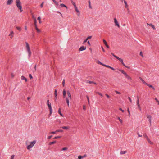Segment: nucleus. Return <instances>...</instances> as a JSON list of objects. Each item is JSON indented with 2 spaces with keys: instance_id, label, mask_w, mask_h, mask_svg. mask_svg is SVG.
<instances>
[{
  "instance_id": "1",
  "label": "nucleus",
  "mask_w": 159,
  "mask_h": 159,
  "mask_svg": "<svg viewBox=\"0 0 159 159\" xmlns=\"http://www.w3.org/2000/svg\"><path fill=\"white\" fill-rule=\"evenodd\" d=\"M16 3L18 8L20 10V12H22L23 11V10L21 6V2H20V0H16Z\"/></svg>"
},
{
  "instance_id": "2",
  "label": "nucleus",
  "mask_w": 159,
  "mask_h": 159,
  "mask_svg": "<svg viewBox=\"0 0 159 159\" xmlns=\"http://www.w3.org/2000/svg\"><path fill=\"white\" fill-rule=\"evenodd\" d=\"M36 141L35 140H34L33 141L31 142L30 143V144L27 146V149L29 150H30L31 148L36 144Z\"/></svg>"
},
{
  "instance_id": "3",
  "label": "nucleus",
  "mask_w": 159,
  "mask_h": 159,
  "mask_svg": "<svg viewBox=\"0 0 159 159\" xmlns=\"http://www.w3.org/2000/svg\"><path fill=\"white\" fill-rule=\"evenodd\" d=\"M25 43L26 51L28 54V57L30 58V57L31 52L29 44L27 42H26Z\"/></svg>"
},
{
  "instance_id": "4",
  "label": "nucleus",
  "mask_w": 159,
  "mask_h": 159,
  "mask_svg": "<svg viewBox=\"0 0 159 159\" xmlns=\"http://www.w3.org/2000/svg\"><path fill=\"white\" fill-rule=\"evenodd\" d=\"M114 23H115V26H117L118 27H120V25L119 24L118 22L117 21V20L116 19V18H115L114 19Z\"/></svg>"
},
{
  "instance_id": "5",
  "label": "nucleus",
  "mask_w": 159,
  "mask_h": 159,
  "mask_svg": "<svg viewBox=\"0 0 159 159\" xmlns=\"http://www.w3.org/2000/svg\"><path fill=\"white\" fill-rule=\"evenodd\" d=\"M136 103H137V105L138 106V107L139 109V110L140 111H141V107H140V105L139 104V99L138 97L137 98V101H136Z\"/></svg>"
},
{
  "instance_id": "6",
  "label": "nucleus",
  "mask_w": 159,
  "mask_h": 159,
  "mask_svg": "<svg viewBox=\"0 0 159 159\" xmlns=\"http://www.w3.org/2000/svg\"><path fill=\"white\" fill-rule=\"evenodd\" d=\"M63 131L61 129H59L55 131H52V132H50L49 133L50 134H55L57 132H63Z\"/></svg>"
},
{
  "instance_id": "7",
  "label": "nucleus",
  "mask_w": 159,
  "mask_h": 159,
  "mask_svg": "<svg viewBox=\"0 0 159 159\" xmlns=\"http://www.w3.org/2000/svg\"><path fill=\"white\" fill-rule=\"evenodd\" d=\"M86 47L85 46H81L79 49V50L80 51H82L86 49Z\"/></svg>"
},
{
  "instance_id": "8",
  "label": "nucleus",
  "mask_w": 159,
  "mask_h": 159,
  "mask_svg": "<svg viewBox=\"0 0 159 159\" xmlns=\"http://www.w3.org/2000/svg\"><path fill=\"white\" fill-rule=\"evenodd\" d=\"M67 94L68 95V97L67 98H68L69 99L71 100V94L70 92L69 91H67Z\"/></svg>"
},
{
  "instance_id": "9",
  "label": "nucleus",
  "mask_w": 159,
  "mask_h": 159,
  "mask_svg": "<svg viewBox=\"0 0 159 159\" xmlns=\"http://www.w3.org/2000/svg\"><path fill=\"white\" fill-rule=\"evenodd\" d=\"M116 58L119 60L121 62L123 65H125V64L123 62V60L122 59L119 57H116Z\"/></svg>"
},
{
  "instance_id": "10",
  "label": "nucleus",
  "mask_w": 159,
  "mask_h": 159,
  "mask_svg": "<svg viewBox=\"0 0 159 159\" xmlns=\"http://www.w3.org/2000/svg\"><path fill=\"white\" fill-rule=\"evenodd\" d=\"M125 76V77L128 80H132V78H131V77L129 76L127 74H126Z\"/></svg>"
},
{
  "instance_id": "11",
  "label": "nucleus",
  "mask_w": 159,
  "mask_h": 159,
  "mask_svg": "<svg viewBox=\"0 0 159 159\" xmlns=\"http://www.w3.org/2000/svg\"><path fill=\"white\" fill-rule=\"evenodd\" d=\"M13 1V0H7V5H10L12 4Z\"/></svg>"
},
{
  "instance_id": "12",
  "label": "nucleus",
  "mask_w": 159,
  "mask_h": 159,
  "mask_svg": "<svg viewBox=\"0 0 159 159\" xmlns=\"http://www.w3.org/2000/svg\"><path fill=\"white\" fill-rule=\"evenodd\" d=\"M54 3L55 5L56 6H58L59 5L58 2L56 1L55 0H52Z\"/></svg>"
},
{
  "instance_id": "13",
  "label": "nucleus",
  "mask_w": 159,
  "mask_h": 159,
  "mask_svg": "<svg viewBox=\"0 0 159 159\" xmlns=\"http://www.w3.org/2000/svg\"><path fill=\"white\" fill-rule=\"evenodd\" d=\"M146 85H147L149 87H150V88H152L154 90H155L154 88L152 85L149 84L147 83H146Z\"/></svg>"
},
{
  "instance_id": "14",
  "label": "nucleus",
  "mask_w": 159,
  "mask_h": 159,
  "mask_svg": "<svg viewBox=\"0 0 159 159\" xmlns=\"http://www.w3.org/2000/svg\"><path fill=\"white\" fill-rule=\"evenodd\" d=\"M147 25L148 26V25H149V26H151V27H152V28L153 29H155V26L153 25H152V24H148V23H147Z\"/></svg>"
},
{
  "instance_id": "15",
  "label": "nucleus",
  "mask_w": 159,
  "mask_h": 159,
  "mask_svg": "<svg viewBox=\"0 0 159 159\" xmlns=\"http://www.w3.org/2000/svg\"><path fill=\"white\" fill-rule=\"evenodd\" d=\"M75 10L77 13H78V16H79L80 13L79 10L78 9L77 7L76 6H75V7H74Z\"/></svg>"
},
{
  "instance_id": "16",
  "label": "nucleus",
  "mask_w": 159,
  "mask_h": 159,
  "mask_svg": "<svg viewBox=\"0 0 159 159\" xmlns=\"http://www.w3.org/2000/svg\"><path fill=\"white\" fill-rule=\"evenodd\" d=\"M123 1L125 3L126 8H128V5L127 4V2L125 0H123Z\"/></svg>"
},
{
  "instance_id": "17",
  "label": "nucleus",
  "mask_w": 159,
  "mask_h": 159,
  "mask_svg": "<svg viewBox=\"0 0 159 159\" xmlns=\"http://www.w3.org/2000/svg\"><path fill=\"white\" fill-rule=\"evenodd\" d=\"M21 79L22 80H25V82H27V79L24 76H21Z\"/></svg>"
},
{
  "instance_id": "18",
  "label": "nucleus",
  "mask_w": 159,
  "mask_h": 159,
  "mask_svg": "<svg viewBox=\"0 0 159 159\" xmlns=\"http://www.w3.org/2000/svg\"><path fill=\"white\" fill-rule=\"evenodd\" d=\"M63 129H69L70 127L68 126H63L61 127Z\"/></svg>"
},
{
  "instance_id": "19",
  "label": "nucleus",
  "mask_w": 159,
  "mask_h": 159,
  "mask_svg": "<svg viewBox=\"0 0 159 159\" xmlns=\"http://www.w3.org/2000/svg\"><path fill=\"white\" fill-rule=\"evenodd\" d=\"M139 78L140 79V80L143 82V83L145 84H146L147 83L141 77H139Z\"/></svg>"
},
{
  "instance_id": "20",
  "label": "nucleus",
  "mask_w": 159,
  "mask_h": 159,
  "mask_svg": "<svg viewBox=\"0 0 159 159\" xmlns=\"http://www.w3.org/2000/svg\"><path fill=\"white\" fill-rule=\"evenodd\" d=\"M66 100L67 105L68 106H69V100L70 99H69L68 98H66Z\"/></svg>"
},
{
  "instance_id": "21",
  "label": "nucleus",
  "mask_w": 159,
  "mask_h": 159,
  "mask_svg": "<svg viewBox=\"0 0 159 159\" xmlns=\"http://www.w3.org/2000/svg\"><path fill=\"white\" fill-rule=\"evenodd\" d=\"M60 6L61 7H66V8H67V7L66 6L65 4L63 3L61 4H60Z\"/></svg>"
},
{
  "instance_id": "22",
  "label": "nucleus",
  "mask_w": 159,
  "mask_h": 159,
  "mask_svg": "<svg viewBox=\"0 0 159 159\" xmlns=\"http://www.w3.org/2000/svg\"><path fill=\"white\" fill-rule=\"evenodd\" d=\"M63 95L64 98H65L66 97V92L65 89H64L63 91Z\"/></svg>"
},
{
  "instance_id": "23",
  "label": "nucleus",
  "mask_w": 159,
  "mask_h": 159,
  "mask_svg": "<svg viewBox=\"0 0 159 159\" xmlns=\"http://www.w3.org/2000/svg\"><path fill=\"white\" fill-rule=\"evenodd\" d=\"M61 108H60L58 110V112L59 114L62 117H63L64 116L62 114V113H61Z\"/></svg>"
},
{
  "instance_id": "24",
  "label": "nucleus",
  "mask_w": 159,
  "mask_h": 159,
  "mask_svg": "<svg viewBox=\"0 0 159 159\" xmlns=\"http://www.w3.org/2000/svg\"><path fill=\"white\" fill-rule=\"evenodd\" d=\"M57 90L56 89H55L54 92V95L55 97V99H56L57 98Z\"/></svg>"
},
{
  "instance_id": "25",
  "label": "nucleus",
  "mask_w": 159,
  "mask_h": 159,
  "mask_svg": "<svg viewBox=\"0 0 159 159\" xmlns=\"http://www.w3.org/2000/svg\"><path fill=\"white\" fill-rule=\"evenodd\" d=\"M48 108H49V110H52V107H51V103H50L49 104H48L47 105Z\"/></svg>"
},
{
  "instance_id": "26",
  "label": "nucleus",
  "mask_w": 159,
  "mask_h": 159,
  "mask_svg": "<svg viewBox=\"0 0 159 159\" xmlns=\"http://www.w3.org/2000/svg\"><path fill=\"white\" fill-rule=\"evenodd\" d=\"M147 118L148 119H152V116L150 115H148V114L147 115Z\"/></svg>"
},
{
  "instance_id": "27",
  "label": "nucleus",
  "mask_w": 159,
  "mask_h": 159,
  "mask_svg": "<svg viewBox=\"0 0 159 159\" xmlns=\"http://www.w3.org/2000/svg\"><path fill=\"white\" fill-rule=\"evenodd\" d=\"M127 152V151H121L120 152V154L121 155L124 154L126 153Z\"/></svg>"
},
{
  "instance_id": "28",
  "label": "nucleus",
  "mask_w": 159,
  "mask_h": 159,
  "mask_svg": "<svg viewBox=\"0 0 159 159\" xmlns=\"http://www.w3.org/2000/svg\"><path fill=\"white\" fill-rule=\"evenodd\" d=\"M123 74L125 75L127 74L125 71L122 70H119Z\"/></svg>"
},
{
  "instance_id": "29",
  "label": "nucleus",
  "mask_w": 159,
  "mask_h": 159,
  "mask_svg": "<svg viewBox=\"0 0 159 159\" xmlns=\"http://www.w3.org/2000/svg\"><path fill=\"white\" fill-rule=\"evenodd\" d=\"M148 141V142L150 143V144H152V143L150 141V139H149V138H147V139H146Z\"/></svg>"
},
{
  "instance_id": "30",
  "label": "nucleus",
  "mask_w": 159,
  "mask_h": 159,
  "mask_svg": "<svg viewBox=\"0 0 159 159\" xmlns=\"http://www.w3.org/2000/svg\"><path fill=\"white\" fill-rule=\"evenodd\" d=\"M89 8L91 9L92 8V6L91 5V2L90 1H89Z\"/></svg>"
},
{
  "instance_id": "31",
  "label": "nucleus",
  "mask_w": 159,
  "mask_h": 159,
  "mask_svg": "<svg viewBox=\"0 0 159 159\" xmlns=\"http://www.w3.org/2000/svg\"><path fill=\"white\" fill-rule=\"evenodd\" d=\"M38 19L39 20V23L40 24L41 23V18L40 16H39L38 17Z\"/></svg>"
},
{
  "instance_id": "32",
  "label": "nucleus",
  "mask_w": 159,
  "mask_h": 159,
  "mask_svg": "<svg viewBox=\"0 0 159 159\" xmlns=\"http://www.w3.org/2000/svg\"><path fill=\"white\" fill-rule=\"evenodd\" d=\"M103 42L104 44L105 45V46L107 45V42L106 41V40H104V39L103 40Z\"/></svg>"
},
{
  "instance_id": "33",
  "label": "nucleus",
  "mask_w": 159,
  "mask_h": 159,
  "mask_svg": "<svg viewBox=\"0 0 159 159\" xmlns=\"http://www.w3.org/2000/svg\"><path fill=\"white\" fill-rule=\"evenodd\" d=\"M86 97H87V99L88 102L89 104H90V102H89V98L88 96H86Z\"/></svg>"
},
{
  "instance_id": "34",
  "label": "nucleus",
  "mask_w": 159,
  "mask_h": 159,
  "mask_svg": "<svg viewBox=\"0 0 159 159\" xmlns=\"http://www.w3.org/2000/svg\"><path fill=\"white\" fill-rule=\"evenodd\" d=\"M86 82V83H89L90 84H92L93 83H94L93 81H89L88 80H87Z\"/></svg>"
},
{
  "instance_id": "35",
  "label": "nucleus",
  "mask_w": 159,
  "mask_h": 159,
  "mask_svg": "<svg viewBox=\"0 0 159 159\" xmlns=\"http://www.w3.org/2000/svg\"><path fill=\"white\" fill-rule=\"evenodd\" d=\"M118 119L120 121L121 124L123 123L122 120L119 117H118Z\"/></svg>"
},
{
  "instance_id": "36",
  "label": "nucleus",
  "mask_w": 159,
  "mask_h": 159,
  "mask_svg": "<svg viewBox=\"0 0 159 159\" xmlns=\"http://www.w3.org/2000/svg\"><path fill=\"white\" fill-rule=\"evenodd\" d=\"M16 28L17 29V30H19L20 31L21 30V28L20 27H16Z\"/></svg>"
},
{
  "instance_id": "37",
  "label": "nucleus",
  "mask_w": 159,
  "mask_h": 159,
  "mask_svg": "<svg viewBox=\"0 0 159 159\" xmlns=\"http://www.w3.org/2000/svg\"><path fill=\"white\" fill-rule=\"evenodd\" d=\"M56 143V141H53V142H50L49 144L50 145L53 144H54Z\"/></svg>"
},
{
  "instance_id": "38",
  "label": "nucleus",
  "mask_w": 159,
  "mask_h": 159,
  "mask_svg": "<svg viewBox=\"0 0 159 159\" xmlns=\"http://www.w3.org/2000/svg\"><path fill=\"white\" fill-rule=\"evenodd\" d=\"M97 63L98 64L103 65V64L100 62L99 61H97Z\"/></svg>"
},
{
  "instance_id": "39",
  "label": "nucleus",
  "mask_w": 159,
  "mask_h": 159,
  "mask_svg": "<svg viewBox=\"0 0 159 159\" xmlns=\"http://www.w3.org/2000/svg\"><path fill=\"white\" fill-rule=\"evenodd\" d=\"M67 149V147H64L62 148V150L65 151Z\"/></svg>"
},
{
  "instance_id": "40",
  "label": "nucleus",
  "mask_w": 159,
  "mask_h": 159,
  "mask_svg": "<svg viewBox=\"0 0 159 159\" xmlns=\"http://www.w3.org/2000/svg\"><path fill=\"white\" fill-rule=\"evenodd\" d=\"M71 2L72 4L74 5V7H75V6H76L75 3L73 1H72Z\"/></svg>"
},
{
  "instance_id": "41",
  "label": "nucleus",
  "mask_w": 159,
  "mask_h": 159,
  "mask_svg": "<svg viewBox=\"0 0 159 159\" xmlns=\"http://www.w3.org/2000/svg\"><path fill=\"white\" fill-rule=\"evenodd\" d=\"M78 158L79 159H82L84 158V157H83L82 156L80 155L78 156Z\"/></svg>"
},
{
  "instance_id": "42",
  "label": "nucleus",
  "mask_w": 159,
  "mask_h": 159,
  "mask_svg": "<svg viewBox=\"0 0 159 159\" xmlns=\"http://www.w3.org/2000/svg\"><path fill=\"white\" fill-rule=\"evenodd\" d=\"M97 93L98 94V95H100L101 96V97H103V95L102 94H101V93H99V92H97Z\"/></svg>"
},
{
  "instance_id": "43",
  "label": "nucleus",
  "mask_w": 159,
  "mask_h": 159,
  "mask_svg": "<svg viewBox=\"0 0 159 159\" xmlns=\"http://www.w3.org/2000/svg\"><path fill=\"white\" fill-rule=\"evenodd\" d=\"M34 25H36L37 20H36V19H34Z\"/></svg>"
},
{
  "instance_id": "44",
  "label": "nucleus",
  "mask_w": 159,
  "mask_h": 159,
  "mask_svg": "<svg viewBox=\"0 0 159 159\" xmlns=\"http://www.w3.org/2000/svg\"><path fill=\"white\" fill-rule=\"evenodd\" d=\"M44 3V2H42V3L40 5V7H41L42 8V7H43V5Z\"/></svg>"
},
{
  "instance_id": "45",
  "label": "nucleus",
  "mask_w": 159,
  "mask_h": 159,
  "mask_svg": "<svg viewBox=\"0 0 159 159\" xmlns=\"http://www.w3.org/2000/svg\"><path fill=\"white\" fill-rule=\"evenodd\" d=\"M65 83V80L64 79L63 80L62 83V84L63 86H64Z\"/></svg>"
},
{
  "instance_id": "46",
  "label": "nucleus",
  "mask_w": 159,
  "mask_h": 159,
  "mask_svg": "<svg viewBox=\"0 0 159 159\" xmlns=\"http://www.w3.org/2000/svg\"><path fill=\"white\" fill-rule=\"evenodd\" d=\"M103 66H105V67H108V68H110V66H109L107 65H105V64H103Z\"/></svg>"
},
{
  "instance_id": "47",
  "label": "nucleus",
  "mask_w": 159,
  "mask_h": 159,
  "mask_svg": "<svg viewBox=\"0 0 159 159\" xmlns=\"http://www.w3.org/2000/svg\"><path fill=\"white\" fill-rule=\"evenodd\" d=\"M115 92L117 94H120V92H119L118 91H117L116 90H115Z\"/></svg>"
},
{
  "instance_id": "48",
  "label": "nucleus",
  "mask_w": 159,
  "mask_h": 159,
  "mask_svg": "<svg viewBox=\"0 0 159 159\" xmlns=\"http://www.w3.org/2000/svg\"><path fill=\"white\" fill-rule=\"evenodd\" d=\"M111 54L113 56H114V57H115L116 58V57H118L115 55L114 53H111Z\"/></svg>"
},
{
  "instance_id": "49",
  "label": "nucleus",
  "mask_w": 159,
  "mask_h": 159,
  "mask_svg": "<svg viewBox=\"0 0 159 159\" xmlns=\"http://www.w3.org/2000/svg\"><path fill=\"white\" fill-rule=\"evenodd\" d=\"M61 137V136H57V137H55L54 139H55L57 138H60Z\"/></svg>"
},
{
  "instance_id": "50",
  "label": "nucleus",
  "mask_w": 159,
  "mask_h": 159,
  "mask_svg": "<svg viewBox=\"0 0 159 159\" xmlns=\"http://www.w3.org/2000/svg\"><path fill=\"white\" fill-rule=\"evenodd\" d=\"M139 54L140 56H141L143 57V53H142V52H140V53H139Z\"/></svg>"
},
{
  "instance_id": "51",
  "label": "nucleus",
  "mask_w": 159,
  "mask_h": 159,
  "mask_svg": "<svg viewBox=\"0 0 159 159\" xmlns=\"http://www.w3.org/2000/svg\"><path fill=\"white\" fill-rule=\"evenodd\" d=\"M52 135H51V136H48V137H47L48 139H51L52 137Z\"/></svg>"
},
{
  "instance_id": "52",
  "label": "nucleus",
  "mask_w": 159,
  "mask_h": 159,
  "mask_svg": "<svg viewBox=\"0 0 159 159\" xmlns=\"http://www.w3.org/2000/svg\"><path fill=\"white\" fill-rule=\"evenodd\" d=\"M128 99L129 100V101H130V102H131V103H132V100H131V99L129 97H128Z\"/></svg>"
},
{
  "instance_id": "53",
  "label": "nucleus",
  "mask_w": 159,
  "mask_h": 159,
  "mask_svg": "<svg viewBox=\"0 0 159 159\" xmlns=\"http://www.w3.org/2000/svg\"><path fill=\"white\" fill-rule=\"evenodd\" d=\"M15 157V155H13L11 156V159H14Z\"/></svg>"
},
{
  "instance_id": "54",
  "label": "nucleus",
  "mask_w": 159,
  "mask_h": 159,
  "mask_svg": "<svg viewBox=\"0 0 159 159\" xmlns=\"http://www.w3.org/2000/svg\"><path fill=\"white\" fill-rule=\"evenodd\" d=\"M13 34V32L12 30H11L10 31V34H9V36H11V34Z\"/></svg>"
},
{
  "instance_id": "55",
  "label": "nucleus",
  "mask_w": 159,
  "mask_h": 159,
  "mask_svg": "<svg viewBox=\"0 0 159 159\" xmlns=\"http://www.w3.org/2000/svg\"><path fill=\"white\" fill-rule=\"evenodd\" d=\"M29 77L30 78V79H32L33 78V77L31 74H30L29 75Z\"/></svg>"
},
{
  "instance_id": "56",
  "label": "nucleus",
  "mask_w": 159,
  "mask_h": 159,
  "mask_svg": "<svg viewBox=\"0 0 159 159\" xmlns=\"http://www.w3.org/2000/svg\"><path fill=\"white\" fill-rule=\"evenodd\" d=\"M50 111V113H49V115H51V114H52V110H49Z\"/></svg>"
},
{
  "instance_id": "57",
  "label": "nucleus",
  "mask_w": 159,
  "mask_h": 159,
  "mask_svg": "<svg viewBox=\"0 0 159 159\" xmlns=\"http://www.w3.org/2000/svg\"><path fill=\"white\" fill-rule=\"evenodd\" d=\"M144 137H145L146 138V139H147V138H148V136L146 134L144 135Z\"/></svg>"
},
{
  "instance_id": "58",
  "label": "nucleus",
  "mask_w": 159,
  "mask_h": 159,
  "mask_svg": "<svg viewBox=\"0 0 159 159\" xmlns=\"http://www.w3.org/2000/svg\"><path fill=\"white\" fill-rule=\"evenodd\" d=\"M149 122L150 125H152V124H151V122H152L151 119H149Z\"/></svg>"
},
{
  "instance_id": "59",
  "label": "nucleus",
  "mask_w": 159,
  "mask_h": 159,
  "mask_svg": "<svg viewBox=\"0 0 159 159\" xmlns=\"http://www.w3.org/2000/svg\"><path fill=\"white\" fill-rule=\"evenodd\" d=\"M91 38H92V36H89L87 37V39H88H88H91Z\"/></svg>"
},
{
  "instance_id": "60",
  "label": "nucleus",
  "mask_w": 159,
  "mask_h": 159,
  "mask_svg": "<svg viewBox=\"0 0 159 159\" xmlns=\"http://www.w3.org/2000/svg\"><path fill=\"white\" fill-rule=\"evenodd\" d=\"M32 17L33 19H34H34H36L34 15H32Z\"/></svg>"
},
{
  "instance_id": "61",
  "label": "nucleus",
  "mask_w": 159,
  "mask_h": 159,
  "mask_svg": "<svg viewBox=\"0 0 159 159\" xmlns=\"http://www.w3.org/2000/svg\"><path fill=\"white\" fill-rule=\"evenodd\" d=\"M83 110H85L86 109V107H85V105H84L83 106Z\"/></svg>"
},
{
  "instance_id": "62",
  "label": "nucleus",
  "mask_w": 159,
  "mask_h": 159,
  "mask_svg": "<svg viewBox=\"0 0 159 159\" xmlns=\"http://www.w3.org/2000/svg\"><path fill=\"white\" fill-rule=\"evenodd\" d=\"M105 95L107 97V98H110V96L108 94H106Z\"/></svg>"
},
{
  "instance_id": "63",
  "label": "nucleus",
  "mask_w": 159,
  "mask_h": 159,
  "mask_svg": "<svg viewBox=\"0 0 159 159\" xmlns=\"http://www.w3.org/2000/svg\"><path fill=\"white\" fill-rule=\"evenodd\" d=\"M119 109L120 110H121L122 112H124V110H122L121 108H120Z\"/></svg>"
},
{
  "instance_id": "64",
  "label": "nucleus",
  "mask_w": 159,
  "mask_h": 159,
  "mask_svg": "<svg viewBox=\"0 0 159 159\" xmlns=\"http://www.w3.org/2000/svg\"><path fill=\"white\" fill-rule=\"evenodd\" d=\"M36 30L38 32H40V30L38 29H37Z\"/></svg>"
}]
</instances>
